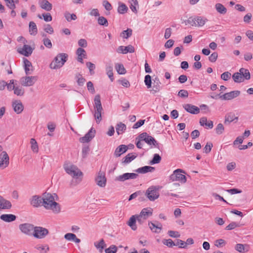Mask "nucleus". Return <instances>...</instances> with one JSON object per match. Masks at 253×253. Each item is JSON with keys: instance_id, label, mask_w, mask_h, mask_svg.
<instances>
[{"instance_id": "1", "label": "nucleus", "mask_w": 253, "mask_h": 253, "mask_svg": "<svg viewBox=\"0 0 253 253\" xmlns=\"http://www.w3.org/2000/svg\"><path fill=\"white\" fill-rule=\"evenodd\" d=\"M42 206L46 210H51L54 213H58L60 212V206L55 202L58 196L56 194H51L45 192L42 194Z\"/></svg>"}, {"instance_id": "30", "label": "nucleus", "mask_w": 253, "mask_h": 253, "mask_svg": "<svg viewBox=\"0 0 253 253\" xmlns=\"http://www.w3.org/2000/svg\"><path fill=\"white\" fill-rule=\"evenodd\" d=\"M145 142L149 145H153L156 148H159V143L155 140L154 137L150 135H148L146 140Z\"/></svg>"}, {"instance_id": "54", "label": "nucleus", "mask_w": 253, "mask_h": 253, "mask_svg": "<svg viewBox=\"0 0 253 253\" xmlns=\"http://www.w3.org/2000/svg\"><path fill=\"white\" fill-rule=\"evenodd\" d=\"M105 253H116L117 252V248L115 245H111L109 248L106 249Z\"/></svg>"}, {"instance_id": "8", "label": "nucleus", "mask_w": 253, "mask_h": 253, "mask_svg": "<svg viewBox=\"0 0 253 253\" xmlns=\"http://www.w3.org/2000/svg\"><path fill=\"white\" fill-rule=\"evenodd\" d=\"M37 81L36 76H26L20 79V83L24 86H30L33 85Z\"/></svg>"}, {"instance_id": "17", "label": "nucleus", "mask_w": 253, "mask_h": 253, "mask_svg": "<svg viewBox=\"0 0 253 253\" xmlns=\"http://www.w3.org/2000/svg\"><path fill=\"white\" fill-rule=\"evenodd\" d=\"M118 53L122 54H126L128 52L133 53L134 52V48L131 45H128L126 46H120L117 49Z\"/></svg>"}, {"instance_id": "35", "label": "nucleus", "mask_w": 253, "mask_h": 253, "mask_svg": "<svg viewBox=\"0 0 253 253\" xmlns=\"http://www.w3.org/2000/svg\"><path fill=\"white\" fill-rule=\"evenodd\" d=\"M139 214L142 215L144 218L147 219L152 215V210L151 209L144 208L141 211Z\"/></svg>"}, {"instance_id": "36", "label": "nucleus", "mask_w": 253, "mask_h": 253, "mask_svg": "<svg viewBox=\"0 0 253 253\" xmlns=\"http://www.w3.org/2000/svg\"><path fill=\"white\" fill-rule=\"evenodd\" d=\"M29 32L32 35H36L38 33L36 24L33 21H31L29 23Z\"/></svg>"}, {"instance_id": "19", "label": "nucleus", "mask_w": 253, "mask_h": 253, "mask_svg": "<svg viewBox=\"0 0 253 253\" xmlns=\"http://www.w3.org/2000/svg\"><path fill=\"white\" fill-rule=\"evenodd\" d=\"M11 207L12 205L10 202L0 195V210H9Z\"/></svg>"}, {"instance_id": "24", "label": "nucleus", "mask_w": 253, "mask_h": 253, "mask_svg": "<svg viewBox=\"0 0 253 253\" xmlns=\"http://www.w3.org/2000/svg\"><path fill=\"white\" fill-rule=\"evenodd\" d=\"M235 250L241 253L248 252L250 250V246L248 244H237L235 246Z\"/></svg>"}, {"instance_id": "16", "label": "nucleus", "mask_w": 253, "mask_h": 253, "mask_svg": "<svg viewBox=\"0 0 253 253\" xmlns=\"http://www.w3.org/2000/svg\"><path fill=\"white\" fill-rule=\"evenodd\" d=\"M241 92L239 90L231 91L222 95V99L227 100H232L239 96Z\"/></svg>"}, {"instance_id": "2", "label": "nucleus", "mask_w": 253, "mask_h": 253, "mask_svg": "<svg viewBox=\"0 0 253 253\" xmlns=\"http://www.w3.org/2000/svg\"><path fill=\"white\" fill-rule=\"evenodd\" d=\"M94 117L96 119V123H99L102 120V113L103 112V107L101 102L100 96L97 94L94 98Z\"/></svg>"}, {"instance_id": "53", "label": "nucleus", "mask_w": 253, "mask_h": 253, "mask_svg": "<svg viewBox=\"0 0 253 253\" xmlns=\"http://www.w3.org/2000/svg\"><path fill=\"white\" fill-rule=\"evenodd\" d=\"M42 42L44 44V45L48 48H51L52 47V44L51 43V42L50 39L48 38H44L42 40Z\"/></svg>"}, {"instance_id": "15", "label": "nucleus", "mask_w": 253, "mask_h": 253, "mask_svg": "<svg viewBox=\"0 0 253 253\" xmlns=\"http://www.w3.org/2000/svg\"><path fill=\"white\" fill-rule=\"evenodd\" d=\"M95 130L91 127L89 131L84 136L80 138V141L82 143L90 141L95 136Z\"/></svg>"}, {"instance_id": "44", "label": "nucleus", "mask_w": 253, "mask_h": 253, "mask_svg": "<svg viewBox=\"0 0 253 253\" xmlns=\"http://www.w3.org/2000/svg\"><path fill=\"white\" fill-rule=\"evenodd\" d=\"M128 8L127 6L123 3L119 2L118 7V12L120 14H124L127 12Z\"/></svg>"}, {"instance_id": "31", "label": "nucleus", "mask_w": 253, "mask_h": 253, "mask_svg": "<svg viewBox=\"0 0 253 253\" xmlns=\"http://www.w3.org/2000/svg\"><path fill=\"white\" fill-rule=\"evenodd\" d=\"M239 73H240L244 81H245V80H249L250 79L251 75H250V73L248 69H245L244 68H241L239 70Z\"/></svg>"}, {"instance_id": "43", "label": "nucleus", "mask_w": 253, "mask_h": 253, "mask_svg": "<svg viewBox=\"0 0 253 253\" xmlns=\"http://www.w3.org/2000/svg\"><path fill=\"white\" fill-rule=\"evenodd\" d=\"M232 79L235 83H240L243 82L244 81L240 73L236 72L232 75Z\"/></svg>"}, {"instance_id": "20", "label": "nucleus", "mask_w": 253, "mask_h": 253, "mask_svg": "<svg viewBox=\"0 0 253 253\" xmlns=\"http://www.w3.org/2000/svg\"><path fill=\"white\" fill-rule=\"evenodd\" d=\"M24 68L27 75L31 74L33 71L31 62L26 58H24Z\"/></svg>"}, {"instance_id": "34", "label": "nucleus", "mask_w": 253, "mask_h": 253, "mask_svg": "<svg viewBox=\"0 0 253 253\" xmlns=\"http://www.w3.org/2000/svg\"><path fill=\"white\" fill-rule=\"evenodd\" d=\"M195 20H196V27H202L204 26L206 22L208 21V19L206 18L201 16L195 17Z\"/></svg>"}, {"instance_id": "51", "label": "nucleus", "mask_w": 253, "mask_h": 253, "mask_svg": "<svg viewBox=\"0 0 253 253\" xmlns=\"http://www.w3.org/2000/svg\"><path fill=\"white\" fill-rule=\"evenodd\" d=\"M86 66L88 68L90 75H93L94 70L95 68V65L90 62H87L86 63Z\"/></svg>"}, {"instance_id": "42", "label": "nucleus", "mask_w": 253, "mask_h": 253, "mask_svg": "<svg viewBox=\"0 0 253 253\" xmlns=\"http://www.w3.org/2000/svg\"><path fill=\"white\" fill-rule=\"evenodd\" d=\"M129 2L130 4L129 7L131 10L135 13H137V10L136 6H138L137 0H129Z\"/></svg>"}, {"instance_id": "23", "label": "nucleus", "mask_w": 253, "mask_h": 253, "mask_svg": "<svg viewBox=\"0 0 253 253\" xmlns=\"http://www.w3.org/2000/svg\"><path fill=\"white\" fill-rule=\"evenodd\" d=\"M127 150V147L126 145H120L115 150L114 152V155L116 157H119L121 156L122 154L125 153Z\"/></svg>"}, {"instance_id": "50", "label": "nucleus", "mask_w": 253, "mask_h": 253, "mask_svg": "<svg viewBox=\"0 0 253 253\" xmlns=\"http://www.w3.org/2000/svg\"><path fill=\"white\" fill-rule=\"evenodd\" d=\"M144 83L148 88H150L152 86L151 77L149 75H146L144 79Z\"/></svg>"}, {"instance_id": "48", "label": "nucleus", "mask_w": 253, "mask_h": 253, "mask_svg": "<svg viewBox=\"0 0 253 253\" xmlns=\"http://www.w3.org/2000/svg\"><path fill=\"white\" fill-rule=\"evenodd\" d=\"M196 20H195V17H190L187 20H185L184 23L185 25L189 24L192 26L196 27Z\"/></svg>"}, {"instance_id": "28", "label": "nucleus", "mask_w": 253, "mask_h": 253, "mask_svg": "<svg viewBox=\"0 0 253 253\" xmlns=\"http://www.w3.org/2000/svg\"><path fill=\"white\" fill-rule=\"evenodd\" d=\"M238 117H235V114L233 113L230 112L225 117L224 124L225 125H229L231 122L236 120V122L238 120Z\"/></svg>"}, {"instance_id": "38", "label": "nucleus", "mask_w": 253, "mask_h": 253, "mask_svg": "<svg viewBox=\"0 0 253 253\" xmlns=\"http://www.w3.org/2000/svg\"><path fill=\"white\" fill-rule=\"evenodd\" d=\"M126 126L125 124L120 122L117 124L116 126V131L118 135L122 134L126 129Z\"/></svg>"}, {"instance_id": "49", "label": "nucleus", "mask_w": 253, "mask_h": 253, "mask_svg": "<svg viewBox=\"0 0 253 253\" xmlns=\"http://www.w3.org/2000/svg\"><path fill=\"white\" fill-rule=\"evenodd\" d=\"M98 23L100 25L106 27L108 26V22L107 19L103 16L99 17L98 19Z\"/></svg>"}, {"instance_id": "26", "label": "nucleus", "mask_w": 253, "mask_h": 253, "mask_svg": "<svg viewBox=\"0 0 253 253\" xmlns=\"http://www.w3.org/2000/svg\"><path fill=\"white\" fill-rule=\"evenodd\" d=\"M0 218L5 222H10L14 221L16 219V216L12 214H3L0 215Z\"/></svg>"}, {"instance_id": "47", "label": "nucleus", "mask_w": 253, "mask_h": 253, "mask_svg": "<svg viewBox=\"0 0 253 253\" xmlns=\"http://www.w3.org/2000/svg\"><path fill=\"white\" fill-rule=\"evenodd\" d=\"M161 157L159 154H155L152 160L150 162L149 164L150 165L158 164L161 162Z\"/></svg>"}, {"instance_id": "55", "label": "nucleus", "mask_w": 253, "mask_h": 253, "mask_svg": "<svg viewBox=\"0 0 253 253\" xmlns=\"http://www.w3.org/2000/svg\"><path fill=\"white\" fill-rule=\"evenodd\" d=\"M76 235L73 233H68L64 235V238L66 240L69 241H74Z\"/></svg>"}, {"instance_id": "64", "label": "nucleus", "mask_w": 253, "mask_h": 253, "mask_svg": "<svg viewBox=\"0 0 253 253\" xmlns=\"http://www.w3.org/2000/svg\"><path fill=\"white\" fill-rule=\"evenodd\" d=\"M103 5L105 7V9L108 11H110L112 9V7L110 3L106 0H104L103 1Z\"/></svg>"}, {"instance_id": "39", "label": "nucleus", "mask_w": 253, "mask_h": 253, "mask_svg": "<svg viewBox=\"0 0 253 253\" xmlns=\"http://www.w3.org/2000/svg\"><path fill=\"white\" fill-rule=\"evenodd\" d=\"M115 68L118 73L120 75L125 74L126 72V69L122 64H116Z\"/></svg>"}, {"instance_id": "12", "label": "nucleus", "mask_w": 253, "mask_h": 253, "mask_svg": "<svg viewBox=\"0 0 253 253\" xmlns=\"http://www.w3.org/2000/svg\"><path fill=\"white\" fill-rule=\"evenodd\" d=\"M42 196L34 195L30 199V203L34 208H39L42 206Z\"/></svg>"}, {"instance_id": "45", "label": "nucleus", "mask_w": 253, "mask_h": 253, "mask_svg": "<svg viewBox=\"0 0 253 253\" xmlns=\"http://www.w3.org/2000/svg\"><path fill=\"white\" fill-rule=\"evenodd\" d=\"M64 17L68 22H70L71 20H75L77 18L75 14H70L68 12H65Z\"/></svg>"}, {"instance_id": "13", "label": "nucleus", "mask_w": 253, "mask_h": 253, "mask_svg": "<svg viewBox=\"0 0 253 253\" xmlns=\"http://www.w3.org/2000/svg\"><path fill=\"white\" fill-rule=\"evenodd\" d=\"M9 158L5 151H2L0 154V168L4 169L6 168L9 163Z\"/></svg>"}, {"instance_id": "63", "label": "nucleus", "mask_w": 253, "mask_h": 253, "mask_svg": "<svg viewBox=\"0 0 253 253\" xmlns=\"http://www.w3.org/2000/svg\"><path fill=\"white\" fill-rule=\"evenodd\" d=\"M237 227H239V224L236 222H232L226 227L225 229L228 230H232Z\"/></svg>"}, {"instance_id": "22", "label": "nucleus", "mask_w": 253, "mask_h": 253, "mask_svg": "<svg viewBox=\"0 0 253 253\" xmlns=\"http://www.w3.org/2000/svg\"><path fill=\"white\" fill-rule=\"evenodd\" d=\"M76 54L78 55L77 60L83 63V58H86V56L85 50L81 47H79L76 50Z\"/></svg>"}, {"instance_id": "11", "label": "nucleus", "mask_w": 253, "mask_h": 253, "mask_svg": "<svg viewBox=\"0 0 253 253\" xmlns=\"http://www.w3.org/2000/svg\"><path fill=\"white\" fill-rule=\"evenodd\" d=\"M95 181L98 186L101 187H104L106 184V178L105 172L100 170L95 178Z\"/></svg>"}, {"instance_id": "29", "label": "nucleus", "mask_w": 253, "mask_h": 253, "mask_svg": "<svg viewBox=\"0 0 253 253\" xmlns=\"http://www.w3.org/2000/svg\"><path fill=\"white\" fill-rule=\"evenodd\" d=\"M137 220L136 215H132L130 218L129 219L128 221L127 222V225L131 228V229L135 231L137 229V226L136 224V221Z\"/></svg>"}, {"instance_id": "5", "label": "nucleus", "mask_w": 253, "mask_h": 253, "mask_svg": "<svg viewBox=\"0 0 253 253\" xmlns=\"http://www.w3.org/2000/svg\"><path fill=\"white\" fill-rule=\"evenodd\" d=\"M145 196L150 201H155L159 197V188L155 186L149 187L146 191Z\"/></svg>"}, {"instance_id": "25", "label": "nucleus", "mask_w": 253, "mask_h": 253, "mask_svg": "<svg viewBox=\"0 0 253 253\" xmlns=\"http://www.w3.org/2000/svg\"><path fill=\"white\" fill-rule=\"evenodd\" d=\"M40 7L46 11H49L52 8V5L47 0H42L39 2Z\"/></svg>"}, {"instance_id": "46", "label": "nucleus", "mask_w": 253, "mask_h": 253, "mask_svg": "<svg viewBox=\"0 0 253 253\" xmlns=\"http://www.w3.org/2000/svg\"><path fill=\"white\" fill-rule=\"evenodd\" d=\"M132 34V30L131 29H127L126 30L123 31L121 34V36H122L124 39H128L130 37Z\"/></svg>"}, {"instance_id": "52", "label": "nucleus", "mask_w": 253, "mask_h": 253, "mask_svg": "<svg viewBox=\"0 0 253 253\" xmlns=\"http://www.w3.org/2000/svg\"><path fill=\"white\" fill-rule=\"evenodd\" d=\"M162 242L165 245H166L169 248H171L175 246V243L170 239H164Z\"/></svg>"}, {"instance_id": "59", "label": "nucleus", "mask_w": 253, "mask_h": 253, "mask_svg": "<svg viewBox=\"0 0 253 253\" xmlns=\"http://www.w3.org/2000/svg\"><path fill=\"white\" fill-rule=\"evenodd\" d=\"M178 95L182 98H186L188 96V92L186 90H180L178 93Z\"/></svg>"}, {"instance_id": "21", "label": "nucleus", "mask_w": 253, "mask_h": 253, "mask_svg": "<svg viewBox=\"0 0 253 253\" xmlns=\"http://www.w3.org/2000/svg\"><path fill=\"white\" fill-rule=\"evenodd\" d=\"M183 107L186 111L191 114H197L200 112V109L198 107L191 104H185Z\"/></svg>"}, {"instance_id": "18", "label": "nucleus", "mask_w": 253, "mask_h": 253, "mask_svg": "<svg viewBox=\"0 0 253 253\" xmlns=\"http://www.w3.org/2000/svg\"><path fill=\"white\" fill-rule=\"evenodd\" d=\"M12 107L14 112L18 114L21 113L24 109V106L20 100H14L13 101Z\"/></svg>"}, {"instance_id": "58", "label": "nucleus", "mask_w": 253, "mask_h": 253, "mask_svg": "<svg viewBox=\"0 0 253 253\" xmlns=\"http://www.w3.org/2000/svg\"><path fill=\"white\" fill-rule=\"evenodd\" d=\"M87 88L88 90L91 93L93 94L95 93V89L93 83L91 81H89L87 83Z\"/></svg>"}, {"instance_id": "14", "label": "nucleus", "mask_w": 253, "mask_h": 253, "mask_svg": "<svg viewBox=\"0 0 253 253\" xmlns=\"http://www.w3.org/2000/svg\"><path fill=\"white\" fill-rule=\"evenodd\" d=\"M33 49L30 45L25 44L22 47H19L17 51L25 56L28 57L31 55L33 52Z\"/></svg>"}, {"instance_id": "56", "label": "nucleus", "mask_w": 253, "mask_h": 253, "mask_svg": "<svg viewBox=\"0 0 253 253\" xmlns=\"http://www.w3.org/2000/svg\"><path fill=\"white\" fill-rule=\"evenodd\" d=\"M161 88V84L153 83L152 89L151 90L153 93L158 92Z\"/></svg>"}, {"instance_id": "57", "label": "nucleus", "mask_w": 253, "mask_h": 253, "mask_svg": "<svg viewBox=\"0 0 253 253\" xmlns=\"http://www.w3.org/2000/svg\"><path fill=\"white\" fill-rule=\"evenodd\" d=\"M212 147V144L211 142H208L204 148V152L208 154L209 153Z\"/></svg>"}, {"instance_id": "10", "label": "nucleus", "mask_w": 253, "mask_h": 253, "mask_svg": "<svg viewBox=\"0 0 253 253\" xmlns=\"http://www.w3.org/2000/svg\"><path fill=\"white\" fill-rule=\"evenodd\" d=\"M138 174L135 173H125L116 177L115 180L124 182L126 180L135 179L138 177Z\"/></svg>"}, {"instance_id": "37", "label": "nucleus", "mask_w": 253, "mask_h": 253, "mask_svg": "<svg viewBox=\"0 0 253 253\" xmlns=\"http://www.w3.org/2000/svg\"><path fill=\"white\" fill-rule=\"evenodd\" d=\"M106 71L108 77L109 78L111 82H113L114 80V78L113 72V66L112 64H109L106 65Z\"/></svg>"}, {"instance_id": "9", "label": "nucleus", "mask_w": 253, "mask_h": 253, "mask_svg": "<svg viewBox=\"0 0 253 253\" xmlns=\"http://www.w3.org/2000/svg\"><path fill=\"white\" fill-rule=\"evenodd\" d=\"M19 227L21 231L24 234L31 235H33L35 226L30 223H23L20 224Z\"/></svg>"}, {"instance_id": "61", "label": "nucleus", "mask_w": 253, "mask_h": 253, "mask_svg": "<svg viewBox=\"0 0 253 253\" xmlns=\"http://www.w3.org/2000/svg\"><path fill=\"white\" fill-rule=\"evenodd\" d=\"M169 235L173 238H178L180 236V234L177 231L169 230L168 231Z\"/></svg>"}, {"instance_id": "33", "label": "nucleus", "mask_w": 253, "mask_h": 253, "mask_svg": "<svg viewBox=\"0 0 253 253\" xmlns=\"http://www.w3.org/2000/svg\"><path fill=\"white\" fill-rule=\"evenodd\" d=\"M94 245L100 253H102L103 249L106 247V245L103 239H101L99 242H94Z\"/></svg>"}, {"instance_id": "40", "label": "nucleus", "mask_w": 253, "mask_h": 253, "mask_svg": "<svg viewBox=\"0 0 253 253\" xmlns=\"http://www.w3.org/2000/svg\"><path fill=\"white\" fill-rule=\"evenodd\" d=\"M31 147L34 153H37L39 152V147L36 139L31 138L30 139Z\"/></svg>"}, {"instance_id": "41", "label": "nucleus", "mask_w": 253, "mask_h": 253, "mask_svg": "<svg viewBox=\"0 0 253 253\" xmlns=\"http://www.w3.org/2000/svg\"><path fill=\"white\" fill-rule=\"evenodd\" d=\"M12 90H14V93L17 96H23L25 93L24 89L22 87H15L13 85Z\"/></svg>"}, {"instance_id": "3", "label": "nucleus", "mask_w": 253, "mask_h": 253, "mask_svg": "<svg viewBox=\"0 0 253 253\" xmlns=\"http://www.w3.org/2000/svg\"><path fill=\"white\" fill-rule=\"evenodd\" d=\"M66 53H59L54 59V60L50 64V68L52 69H56L62 67L66 62L68 58Z\"/></svg>"}, {"instance_id": "27", "label": "nucleus", "mask_w": 253, "mask_h": 253, "mask_svg": "<svg viewBox=\"0 0 253 253\" xmlns=\"http://www.w3.org/2000/svg\"><path fill=\"white\" fill-rule=\"evenodd\" d=\"M154 170V167L151 166H144L135 169V171L138 173L144 174L148 172H153Z\"/></svg>"}, {"instance_id": "7", "label": "nucleus", "mask_w": 253, "mask_h": 253, "mask_svg": "<svg viewBox=\"0 0 253 253\" xmlns=\"http://www.w3.org/2000/svg\"><path fill=\"white\" fill-rule=\"evenodd\" d=\"M49 233L48 230L41 226H35L33 233V236L37 239L44 238Z\"/></svg>"}, {"instance_id": "6", "label": "nucleus", "mask_w": 253, "mask_h": 253, "mask_svg": "<svg viewBox=\"0 0 253 253\" xmlns=\"http://www.w3.org/2000/svg\"><path fill=\"white\" fill-rule=\"evenodd\" d=\"M184 173L181 169H177L175 170L173 173L170 176V179L172 181H179L182 183H185L186 182V177L185 175L182 174Z\"/></svg>"}, {"instance_id": "62", "label": "nucleus", "mask_w": 253, "mask_h": 253, "mask_svg": "<svg viewBox=\"0 0 253 253\" xmlns=\"http://www.w3.org/2000/svg\"><path fill=\"white\" fill-rule=\"evenodd\" d=\"M78 78L77 83L78 84L79 86H83L85 81V80L84 78H83L81 76V75L79 74L78 76H77Z\"/></svg>"}, {"instance_id": "60", "label": "nucleus", "mask_w": 253, "mask_h": 253, "mask_svg": "<svg viewBox=\"0 0 253 253\" xmlns=\"http://www.w3.org/2000/svg\"><path fill=\"white\" fill-rule=\"evenodd\" d=\"M6 3V5L11 9H14L16 6L14 4V1L13 0H7L5 1Z\"/></svg>"}, {"instance_id": "4", "label": "nucleus", "mask_w": 253, "mask_h": 253, "mask_svg": "<svg viewBox=\"0 0 253 253\" xmlns=\"http://www.w3.org/2000/svg\"><path fill=\"white\" fill-rule=\"evenodd\" d=\"M63 167L67 173L73 177L78 178L79 176L83 175V172L78 168L71 163H65Z\"/></svg>"}, {"instance_id": "32", "label": "nucleus", "mask_w": 253, "mask_h": 253, "mask_svg": "<svg viewBox=\"0 0 253 253\" xmlns=\"http://www.w3.org/2000/svg\"><path fill=\"white\" fill-rule=\"evenodd\" d=\"M137 155L135 153H129L123 158L122 163L124 164H128L135 159Z\"/></svg>"}]
</instances>
